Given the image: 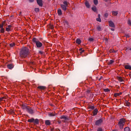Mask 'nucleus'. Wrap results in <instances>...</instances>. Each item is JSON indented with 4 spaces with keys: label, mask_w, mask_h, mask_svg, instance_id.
I'll use <instances>...</instances> for the list:
<instances>
[{
    "label": "nucleus",
    "mask_w": 131,
    "mask_h": 131,
    "mask_svg": "<svg viewBox=\"0 0 131 131\" xmlns=\"http://www.w3.org/2000/svg\"><path fill=\"white\" fill-rule=\"evenodd\" d=\"M57 12L59 16H61L62 15V10L60 9H58Z\"/></svg>",
    "instance_id": "obj_17"
},
{
    "label": "nucleus",
    "mask_w": 131,
    "mask_h": 131,
    "mask_svg": "<svg viewBox=\"0 0 131 131\" xmlns=\"http://www.w3.org/2000/svg\"><path fill=\"white\" fill-rule=\"evenodd\" d=\"M97 30H98V31H101V30H102V28H101V26H98L97 27Z\"/></svg>",
    "instance_id": "obj_29"
},
{
    "label": "nucleus",
    "mask_w": 131,
    "mask_h": 131,
    "mask_svg": "<svg viewBox=\"0 0 131 131\" xmlns=\"http://www.w3.org/2000/svg\"><path fill=\"white\" fill-rule=\"evenodd\" d=\"M24 109H26V111L30 113V114H33V110L31 107L27 106L26 105L24 106Z\"/></svg>",
    "instance_id": "obj_5"
},
{
    "label": "nucleus",
    "mask_w": 131,
    "mask_h": 131,
    "mask_svg": "<svg viewBox=\"0 0 131 131\" xmlns=\"http://www.w3.org/2000/svg\"><path fill=\"white\" fill-rule=\"evenodd\" d=\"M112 14H113V16H117V15H118V12L113 11Z\"/></svg>",
    "instance_id": "obj_23"
},
{
    "label": "nucleus",
    "mask_w": 131,
    "mask_h": 131,
    "mask_svg": "<svg viewBox=\"0 0 131 131\" xmlns=\"http://www.w3.org/2000/svg\"><path fill=\"white\" fill-rule=\"evenodd\" d=\"M30 3H33L34 2V0H29Z\"/></svg>",
    "instance_id": "obj_41"
},
{
    "label": "nucleus",
    "mask_w": 131,
    "mask_h": 131,
    "mask_svg": "<svg viewBox=\"0 0 131 131\" xmlns=\"http://www.w3.org/2000/svg\"><path fill=\"white\" fill-rule=\"evenodd\" d=\"M50 28H51V29H53V28H54V27H53L52 25H51V26H50Z\"/></svg>",
    "instance_id": "obj_43"
},
{
    "label": "nucleus",
    "mask_w": 131,
    "mask_h": 131,
    "mask_svg": "<svg viewBox=\"0 0 131 131\" xmlns=\"http://www.w3.org/2000/svg\"><path fill=\"white\" fill-rule=\"evenodd\" d=\"M102 123H103V119H99L95 122V125L99 126L102 125Z\"/></svg>",
    "instance_id": "obj_7"
},
{
    "label": "nucleus",
    "mask_w": 131,
    "mask_h": 131,
    "mask_svg": "<svg viewBox=\"0 0 131 131\" xmlns=\"http://www.w3.org/2000/svg\"><path fill=\"white\" fill-rule=\"evenodd\" d=\"M14 66H13V64H9L7 66V68H8V69H12V68H13Z\"/></svg>",
    "instance_id": "obj_15"
},
{
    "label": "nucleus",
    "mask_w": 131,
    "mask_h": 131,
    "mask_svg": "<svg viewBox=\"0 0 131 131\" xmlns=\"http://www.w3.org/2000/svg\"><path fill=\"white\" fill-rule=\"evenodd\" d=\"M111 30H112V31H114V28H111Z\"/></svg>",
    "instance_id": "obj_45"
},
{
    "label": "nucleus",
    "mask_w": 131,
    "mask_h": 131,
    "mask_svg": "<svg viewBox=\"0 0 131 131\" xmlns=\"http://www.w3.org/2000/svg\"><path fill=\"white\" fill-rule=\"evenodd\" d=\"M129 76H130V77H131V73L129 74Z\"/></svg>",
    "instance_id": "obj_47"
},
{
    "label": "nucleus",
    "mask_w": 131,
    "mask_h": 131,
    "mask_svg": "<svg viewBox=\"0 0 131 131\" xmlns=\"http://www.w3.org/2000/svg\"><path fill=\"white\" fill-rule=\"evenodd\" d=\"M124 131H130V129H129V127H126L124 128Z\"/></svg>",
    "instance_id": "obj_30"
},
{
    "label": "nucleus",
    "mask_w": 131,
    "mask_h": 131,
    "mask_svg": "<svg viewBox=\"0 0 131 131\" xmlns=\"http://www.w3.org/2000/svg\"><path fill=\"white\" fill-rule=\"evenodd\" d=\"M128 25L131 26V21H130V20H129V19L128 20Z\"/></svg>",
    "instance_id": "obj_39"
},
{
    "label": "nucleus",
    "mask_w": 131,
    "mask_h": 131,
    "mask_svg": "<svg viewBox=\"0 0 131 131\" xmlns=\"http://www.w3.org/2000/svg\"><path fill=\"white\" fill-rule=\"evenodd\" d=\"M108 16H109V14H108V13H105L104 15V17L105 18H108Z\"/></svg>",
    "instance_id": "obj_32"
},
{
    "label": "nucleus",
    "mask_w": 131,
    "mask_h": 131,
    "mask_svg": "<svg viewBox=\"0 0 131 131\" xmlns=\"http://www.w3.org/2000/svg\"><path fill=\"white\" fill-rule=\"evenodd\" d=\"M36 2L37 5H38L39 7H42V6L43 5L42 4V0H36Z\"/></svg>",
    "instance_id": "obj_10"
},
{
    "label": "nucleus",
    "mask_w": 131,
    "mask_h": 131,
    "mask_svg": "<svg viewBox=\"0 0 131 131\" xmlns=\"http://www.w3.org/2000/svg\"><path fill=\"white\" fill-rule=\"evenodd\" d=\"M89 41H93V40H94V38H90L89 39Z\"/></svg>",
    "instance_id": "obj_40"
},
{
    "label": "nucleus",
    "mask_w": 131,
    "mask_h": 131,
    "mask_svg": "<svg viewBox=\"0 0 131 131\" xmlns=\"http://www.w3.org/2000/svg\"><path fill=\"white\" fill-rule=\"evenodd\" d=\"M93 3L95 6H97V5L99 4V1H98V0H93Z\"/></svg>",
    "instance_id": "obj_26"
},
{
    "label": "nucleus",
    "mask_w": 131,
    "mask_h": 131,
    "mask_svg": "<svg viewBox=\"0 0 131 131\" xmlns=\"http://www.w3.org/2000/svg\"><path fill=\"white\" fill-rule=\"evenodd\" d=\"M21 14H22L21 12H19V15H21Z\"/></svg>",
    "instance_id": "obj_48"
},
{
    "label": "nucleus",
    "mask_w": 131,
    "mask_h": 131,
    "mask_svg": "<svg viewBox=\"0 0 131 131\" xmlns=\"http://www.w3.org/2000/svg\"><path fill=\"white\" fill-rule=\"evenodd\" d=\"M127 37H128V36H127Z\"/></svg>",
    "instance_id": "obj_51"
},
{
    "label": "nucleus",
    "mask_w": 131,
    "mask_h": 131,
    "mask_svg": "<svg viewBox=\"0 0 131 131\" xmlns=\"http://www.w3.org/2000/svg\"><path fill=\"white\" fill-rule=\"evenodd\" d=\"M39 123V121L38 120V119H34V124H38Z\"/></svg>",
    "instance_id": "obj_16"
},
{
    "label": "nucleus",
    "mask_w": 131,
    "mask_h": 131,
    "mask_svg": "<svg viewBox=\"0 0 131 131\" xmlns=\"http://www.w3.org/2000/svg\"><path fill=\"white\" fill-rule=\"evenodd\" d=\"M122 93H115V94H114V96H115V97H118V96H120V95H122Z\"/></svg>",
    "instance_id": "obj_25"
},
{
    "label": "nucleus",
    "mask_w": 131,
    "mask_h": 131,
    "mask_svg": "<svg viewBox=\"0 0 131 131\" xmlns=\"http://www.w3.org/2000/svg\"><path fill=\"white\" fill-rule=\"evenodd\" d=\"M38 89L39 90H41V91H45V90H46V86H38Z\"/></svg>",
    "instance_id": "obj_12"
},
{
    "label": "nucleus",
    "mask_w": 131,
    "mask_h": 131,
    "mask_svg": "<svg viewBox=\"0 0 131 131\" xmlns=\"http://www.w3.org/2000/svg\"><path fill=\"white\" fill-rule=\"evenodd\" d=\"M86 92H87L88 94H90V93H91V91H90V90H87Z\"/></svg>",
    "instance_id": "obj_42"
},
{
    "label": "nucleus",
    "mask_w": 131,
    "mask_h": 131,
    "mask_svg": "<svg viewBox=\"0 0 131 131\" xmlns=\"http://www.w3.org/2000/svg\"><path fill=\"white\" fill-rule=\"evenodd\" d=\"M34 11L35 12H36V13H38V12H39V8H35L34 9Z\"/></svg>",
    "instance_id": "obj_31"
},
{
    "label": "nucleus",
    "mask_w": 131,
    "mask_h": 131,
    "mask_svg": "<svg viewBox=\"0 0 131 131\" xmlns=\"http://www.w3.org/2000/svg\"><path fill=\"white\" fill-rule=\"evenodd\" d=\"M29 55V49L27 47H24L20 52V56L21 58H26Z\"/></svg>",
    "instance_id": "obj_1"
},
{
    "label": "nucleus",
    "mask_w": 131,
    "mask_h": 131,
    "mask_svg": "<svg viewBox=\"0 0 131 131\" xmlns=\"http://www.w3.org/2000/svg\"><path fill=\"white\" fill-rule=\"evenodd\" d=\"M33 42L36 43L37 48H41L42 47V43L39 41V40L36 38H33Z\"/></svg>",
    "instance_id": "obj_3"
},
{
    "label": "nucleus",
    "mask_w": 131,
    "mask_h": 131,
    "mask_svg": "<svg viewBox=\"0 0 131 131\" xmlns=\"http://www.w3.org/2000/svg\"><path fill=\"white\" fill-rule=\"evenodd\" d=\"M45 124L46 125H50L51 124V121H50L49 120H47L45 121Z\"/></svg>",
    "instance_id": "obj_18"
},
{
    "label": "nucleus",
    "mask_w": 131,
    "mask_h": 131,
    "mask_svg": "<svg viewBox=\"0 0 131 131\" xmlns=\"http://www.w3.org/2000/svg\"><path fill=\"white\" fill-rule=\"evenodd\" d=\"M10 46L11 48H13V47L15 46V43L13 42L10 44Z\"/></svg>",
    "instance_id": "obj_34"
},
{
    "label": "nucleus",
    "mask_w": 131,
    "mask_h": 131,
    "mask_svg": "<svg viewBox=\"0 0 131 131\" xmlns=\"http://www.w3.org/2000/svg\"><path fill=\"white\" fill-rule=\"evenodd\" d=\"M96 20L98 21V22H101L102 21L100 17H98L96 18Z\"/></svg>",
    "instance_id": "obj_35"
},
{
    "label": "nucleus",
    "mask_w": 131,
    "mask_h": 131,
    "mask_svg": "<svg viewBox=\"0 0 131 131\" xmlns=\"http://www.w3.org/2000/svg\"><path fill=\"white\" fill-rule=\"evenodd\" d=\"M104 91L108 92L110 91V90H109V89H104Z\"/></svg>",
    "instance_id": "obj_37"
},
{
    "label": "nucleus",
    "mask_w": 131,
    "mask_h": 131,
    "mask_svg": "<svg viewBox=\"0 0 131 131\" xmlns=\"http://www.w3.org/2000/svg\"><path fill=\"white\" fill-rule=\"evenodd\" d=\"M125 124V119H120L119 122L118 123V125L119 126L120 129H123V126Z\"/></svg>",
    "instance_id": "obj_2"
},
{
    "label": "nucleus",
    "mask_w": 131,
    "mask_h": 131,
    "mask_svg": "<svg viewBox=\"0 0 131 131\" xmlns=\"http://www.w3.org/2000/svg\"><path fill=\"white\" fill-rule=\"evenodd\" d=\"M92 10L93 12H97V7L96 6H94L92 7Z\"/></svg>",
    "instance_id": "obj_24"
},
{
    "label": "nucleus",
    "mask_w": 131,
    "mask_h": 131,
    "mask_svg": "<svg viewBox=\"0 0 131 131\" xmlns=\"http://www.w3.org/2000/svg\"><path fill=\"white\" fill-rule=\"evenodd\" d=\"M118 79L119 81H120L121 82H122V81H123V78L121 77H119L118 78Z\"/></svg>",
    "instance_id": "obj_27"
},
{
    "label": "nucleus",
    "mask_w": 131,
    "mask_h": 131,
    "mask_svg": "<svg viewBox=\"0 0 131 131\" xmlns=\"http://www.w3.org/2000/svg\"><path fill=\"white\" fill-rule=\"evenodd\" d=\"M97 131H103V129H102L101 127H99L97 129Z\"/></svg>",
    "instance_id": "obj_38"
},
{
    "label": "nucleus",
    "mask_w": 131,
    "mask_h": 131,
    "mask_svg": "<svg viewBox=\"0 0 131 131\" xmlns=\"http://www.w3.org/2000/svg\"><path fill=\"white\" fill-rule=\"evenodd\" d=\"M5 99H6L5 97H3L2 98H0V102H2V101H5Z\"/></svg>",
    "instance_id": "obj_33"
},
{
    "label": "nucleus",
    "mask_w": 131,
    "mask_h": 131,
    "mask_svg": "<svg viewBox=\"0 0 131 131\" xmlns=\"http://www.w3.org/2000/svg\"><path fill=\"white\" fill-rule=\"evenodd\" d=\"M28 122L30 123L34 122V118H32L31 119H28Z\"/></svg>",
    "instance_id": "obj_20"
},
{
    "label": "nucleus",
    "mask_w": 131,
    "mask_h": 131,
    "mask_svg": "<svg viewBox=\"0 0 131 131\" xmlns=\"http://www.w3.org/2000/svg\"><path fill=\"white\" fill-rule=\"evenodd\" d=\"M39 54H40V55H42V54H43V52L41 51H39Z\"/></svg>",
    "instance_id": "obj_44"
},
{
    "label": "nucleus",
    "mask_w": 131,
    "mask_h": 131,
    "mask_svg": "<svg viewBox=\"0 0 131 131\" xmlns=\"http://www.w3.org/2000/svg\"><path fill=\"white\" fill-rule=\"evenodd\" d=\"M100 17H101V15L98 14V18H100Z\"/></svg>",
    "instance_id": "obj_46"
},
{
    "label": "nucleus",
    "mask_w": 131,
    "mask_h": 131,
    "mask_svg": "<svg viewBox=\"0 0 131 131\" xmlns=\"http://www.w3.org/2000/svg\"><path fill=\"white\" fill-rule=\"evenodd\" d=\"M63 4L60 5V7L63 11H66V10H67V7L68 6V2H67V1H64Z\"/></svg>",
    "instance_id": "obj_4"
},
{
    "label": "nucleus",
    "mask_w": 131,
    "mask_h": 131,
    "mask_svg": "<svg viewBox=\"0 0 131 131\" xmlns=\"http://www.w3.org/2000/svg\"><path fill=\"white\" fill-rule=\"evenodd\" d=\"M90 108L91 109V110H94V109H95V105L91 106Z\"/></svg>",
    "instance_id": "obj_36"
},
{
    "label": "nucleus",
    "mask_w": 131,
    "mask_h": 131,
    "mask_svg": "<svg viewBox=\"0 0 131 131\" xmlns=\"http://www.w3.org/2000/svg\"><path fill=\"white\" fill-rule=\"evenodd\" d=\"M76 42L78 45H80V43H81V40L79 39H77L76 40Z\"/></svg>",
    "instance_id": "obj_21"
},
{
    "label": "nucleus",
    "mask_w": 131,
    "mask_h": 131,
    "mask_svg": "<svg viewBox=\"0 0 131 131\" xmlns=\"http://www.w3.org/2000/svg\"><path fill=\"white\" fill-rule=\"evenodd\" d=\"M12 29H13V28L12 27V25L7 26L6 28V31H7V32H10V31H11Z\"/></svg>",
    "instance_id": "obj_9"
},
{
    "label": "nucleus",
    "mask_w": 131,
    "mask_h": 131,
    "mask_svg": "<svg viewBox=\"0 0 131 131\" xmlns=\"http://www.w3.org/2000/svg\"><path fill=\"white\" fill-rule=\"evenodd\" d=\"M109 26L111 27H115V25H114V23L111 20L109 21Z\"/></svg>",
    "instance_id": "obj_11"
},
{
    "label": "nucleus",
    "mask_w": 131,
    "mask_h": 131,
    "mask_svg": "<svg viewBox=\"0 0 131 131\" xmlns=\"http://www.w3.org/2000/svg\"><path fill=\"white\" fill-rule=\"evenodd\" d=\"M83 52H84V50L82 51V53H83Z\"/></svg>",
    "instance_id": "obj_49"
},
{
    "label": "nucleus",
    "mask_w": 131,
    "mask_h": 131,
    "mask_svg": "<svg viewBox=\"0 0 131 131\" xmlns=\"http://www.w3.org/2000/svg\"><path fill=\"white\" fill-rule=\"evenodd\" d=\"M93 115L95 116V115H97L98 114V109L96 108L93 111Z\"/></svg>",
    "instance_id": "obj_14"
},
{
    "label": "nucleus",
    "mask_w": 131,
    "mask_h": 131,
    "mask_svg": "<svg viewBox=\"0 0 131 131\" xmlns=\"http://www.w3.org/2000/svg\"><path fill=\"white\" fill-rule=\"evenodd\" d=\"M48 115L50 117L55 116V115H56V114L55 113H49Z\"/></svg>",
    "instance_id": "obj_19"
},
{
    "label": "nucleus",
    "mask_w": 131,
    "mask_h": 131,
    "mask_svg": "<svg viewBox=\"0 0 131 131\" xmlns=\"http://www.w3.org/2000/svg\"><path fill=\"white\" fill-rule=\"evenodd\" d=\"M60 119H63V122H66L67 120H69V118L68 117L62 115L60 117Z\"/></svg>",
    "instance_id": "obj_8"
},
{
    "label": "nucleus",
    "mask_w": 131,
    "mask_h": 131,
    "mask_svg": "<svg viewBox=\"0 0 131 131\" xmlns=\"http://www.w3.org/2000/svg\"><path fill=\"white\" fill-rule=\"evenodd\" d=\"M85 5L86 6V8H88V9H90V8H91L90 3H89V2H88V1L85 2Z\"/></svg>",
    "instance_id": "obj_13"
},
{
    "label": "nucleus",
    "mask_w": 131,
    "mask_h": 131,
    "mask_svg": "<svg viewBox=\"0 0 131 131\" xmlns=\"http://www.w3.org/2000/svg\"><path fill=\"white\" fill-rule=\"evenodd\" d=\"M113 63H114V60H111L108 62V65H111V64H113Z\"/></svg>",
    "instance_id": "obj_28"
},
{
    "label": "nucleus",
    "mask_w": 131,
    "mask_h": 131,
    "mask_svg": "<svg viewBox=\"0 0 131 131\" xmlns=\"http://www.w3.org/2000/svg\"><path fill=\"white\" fill-rule=\"evenodd\" d=\"M113 131H118V130H113Z\"/></svg>",
    "instance_id": "obj_50"
},
{
    "label": "nucleus",
    "mask_w": 131,
    "mask_h": 131,
    "mask_svg": "<svg viewBox=\"0 0 131 131\" xmlns=\"http://www.w3.org/2000/svg\"><path fill=\"white\" fill-rule=\"evenodd\" d=\"M125 69H129V70H131V66L129 65H125Z\"/></svg>",
    "instance_id": "obj_22"
},
{
    "label": "nucleus",
    "mask_w": 131,
    "mask_h": 131,
    "mask_svg": "<svg viewBox=\"0 0 131 131\" xmlns=\"http://www.w3.org/2000/svg\"><path fill=\"white\" fill-rule=\"evenodd\" d=\"M5 23L6 21H4L0 24V32L2 33H4L5 32V28H4V26L5 25Z\"/></svg>",
    "instance_id": "obj_6"
}]
</instances>
